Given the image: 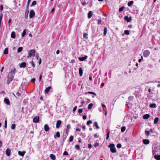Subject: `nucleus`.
Segmentation results:
<instances>
[{"mask_svg":"<svg viewBox=\"0 0 160 160\" xmlns=\"http://www.w3.org/2000/svg\"><path fill=\"white\" fill-rule=\"evenodd\" d=\"M108 147L110 148V151L112 153H115L116 152V148L115 145L113 143H111L109 145Z\"/></svg>","mask_w":160,"mask_h":160,"instance_id":"nucleus-1","label":"nucleus"},{"mask_svg":"<svg viewBox=\"0 0 160 160\" xmlns=\"http://www.w3.org/2000/svg\"><path fill=\"white\" fill-rule=\"evenodd\" d=\"M13 77V75L12 73V71L8 76V80L7 81L8 84H9L12 80Z\"/></svg>","mask_w":160,"mask_h":160,"instance_id":"nucleus-2","label":"nucleus"},{"mask_svg":"<svg viewBox=\"0 0 160 160\" xmlns=\"http://www.w3.org/2000/svg\"><path fill=\"white\" fill-rule=\"evenodd\" d=\"M35 51L34 49L31 50L28 52V58L34 56L35 54Z\"/></svg>","mask_w":160,"mask_h":160,"instance_id":"nucleus-3","label":"nucleus"},{"mask_svg":"<svg viewBox=\"0 0 160 160\" xmlns=\"http://www.w3.org/2000/svg\"><path fill=\"white\" fill-rule=\"evenodd\" d=\"M154 149L152 150V153L153 154H154V152H158L159 150H160V146H158L157 144H156L154 146Z\"/></svg>","mask_w":160,"mask_h":160,"instance_id":"nucleus-4","label":"nucleus"},{"mask_svg":"<svg viewBox=\"0 0 160 160\" xmlns=\"http://www.w3.org/2000/svg\"><path fill=\"white\" fill-rule=\"evenodd\" d=\"M150 52L149 50H146L143 52V55L145 57H148L150 54Z\"/></svg>","mask_w":160,"mask_h":160,"instance_id":"nucleus-5","label":"nucleus"},{"mask_svg":"<svg viewBox=\"0 0 160 160\" xmlns=\"http://www.w3.org/2000/svg\"><path fill=\"white\" fill-rule=\"evenodd\" d=\"M35 15V13L33 10H32L30 11L29 14V18H32Z\"/></svg>","mask_w":160,"mask_h":160,"instance_id":"nucleus-6","label":"nucleus"},{"mask_svg":"<svg viewBox=\"0 0 160 160\" xmlns=\"http://www.w3.org/2000/svg\"><path fill=\"white\" fill-rule=\"evenodd\" d=\"M39 121V117L36 116L33 118V122L34 123H38Z\"/></svg>","mask_w":160,"mask_h":160,"instance_id":"nucleus-7","label":"nucleus"},{"mask_svg":"<svg viewBox=\"0 0 160 160\" xmlns=\"http://www.w3.org/2000/svg\"><path fill=\"white\" fill-rule=\"evenodd\" d=\"M124 19L128 22H130L132 19L131 17H130V18H128V16H124Z\"/></svg>","mask_w":160,"mask_h":160,"instance_id":"nucleus-8","label":"nucleus"},{"mask_svg":"<svg viewBox=\"0 0 160 160\" xmlns=\"http://www.w3.org/2000/svg\"><path fill=\"white\" fill-rule=\"evenodd\" d=\"M11 150L9 148H8L6 151V153L8 156H9L10 155Z\"/></svg>","mask_w":160,"mask_h":160,"instance_id":"nucleus-9","label":"nucleus"},{"mask_svg":"<svg viewBox=\"0 0 160 160\" xmlns=\"http://www.w3.org/2000/svg\"><path fill=\"white\" fill-rule=\"evenodd\" d=\"M61 122H62L61 120H58L57 121L56 125V127L57 128H58L59 127L61 123Z\"/></svg>","mask_w":160,"mask_h":160,"instance_id":"nucleus-10","label":"nucleus"},{"mask_svg":"<svg viewBox=\"0 0 160 160\" xmlns=\"http://www.w3.org/2000/svg\"><path fill=\"white\" fill-rule=\"evenodd\" d=\"M44 130L46 132L48 131L50 129V128H49L48 125L47 124H46L44 125Z\"/></svg>","mask_w":160,"mask_h":160,"instance_id":"nucleus-11","label":"nucleus"},{"mask_svg":"<svg viewBox=\"0 0 160 160\" xmlns=\"http://www.w3.org/2000/svg\"><path fill=\"white\" fill-rule=\"evenodd\" d=\"M143 142L144 144H148L150 143V141L148 139H144L143 140Z\"/></svg>","mask_w":160,"mask_h":160,"instance_id":"nucleus-12","label":"nucleus"},{"mask_svg":"<svg viewBox=\"0 0 160 160\" xmlns=\"http://www.w3.org/2000/svg\"><path fill=\"white\" fill-rule=\"evenodd\" d=\"M87 58L88 56H85L84 57L79 58L78 59L81 61H83L86 59Z\"/></svg>","mask_w":160,"mask_h":160,"instance_id":"nucleus-13","label":"nucleus"},{"mask_svg":"<svg viewBox=\"0 0 160 160\" xmlns=\"http://www.w3.org/2000/svg\"><path fill=\"white\" fill-rule=\"evenodd\" d=\"M26 63L25 62H22L20 65V67L21 68H25L26 67Z\"/></svg>","mask_w":160,"mask_h":160,"instance_id":"nucleus-14","label":"nucleus"},{"mask_svg":"<svg viewBox=\"0 0 160 160\" xmlns=\"http://www.w3.org/2000/svg\"><path fill=\"white\" fill-rule=\"evenodd\" d=\"M60 134L59 132L58 131L56 132V134L54 135V138L56 139L57 137L59 138L60 137Z\"/></svg>","mask_w":160,"mask_h":160,"instance_id":"nucleus-15","label":"nucleus"},{"mask_svg":"<svg viewBox=\"0 0 160 160\" xmlns=\"http://www.w3.org/2000/svg\"><path fill=\"white\" fill-rule=\"evenodd\" d=\"M51 88V86L48 87V88H46L45 90V93H48Z\"/></svg>","mask_w":160,"mask_h":160,"instance_id":"nucleus-16","label":"nucleus"},{"mask_svg":"<svg viewBox=\"0 0 160 160\" xmlns=\"http://www.w3.org/2000/svg\"><path fill=\"white\" fill-rule=\"evenodd\" d=\"M126 105L128 108H130L132 106V104L130 102V101H128L126 102Z\"/></svg>","mask_w":160,"mask_h":160,"instance_id":"nucleus-17","label":"nucleus"},{"mask_svg":"<svg viewBox=\"0 0 160 160\" xmlns=\"http://www.w3.org/2000/svg\"><path fill=\"white\" fill-rule=\"evenodd\" d=\"M25 152H26L25 151H23L22 152L20 151H19L18 152V154L19 155L23 157Z\"/></svg>","mask_w":160,"mask_h":160,"instance_id":"nucleus-18","label":"nucleus"},{"mask_svg":"<svg viewBox=\"0 0 160 160\" xmlns=\"http://www.w3.org/2000/svg\"><path fill=\"white\" fill-rule=\"evenodd\" d=\"M150 116L149 114H146L143 116V118L144 119H148Z\"/></svg>","mask_w":160,"mask_h":160,"instance_id":"nucleus-19","label":"nucleus"},{"mask_svg":"<svg viewBox=\"0 0 160 160\" xmlns=\"http://www.w3.org/2000/svg\"><path fill=\"white\" fill-rule=\"evenodd\" d=\"M92 15V11H89L88 13V18H91Z\"/></svg>","mask_w":160,"mask_h":160,"instance_id":"nucleus-20","label":"nucleus"},{"mask_svg":"<svg viewBox=\"0 0 160 160\" xmlns=\"http://www.w3.org/2000/svg\"><path fill=\"white\" fill-rule=\"evenodd\" d=\"M11 37L13 38H16L15 33L14 32H12L11 33Z\"/></svg>","mask_w":160,"mask_h":160,"instance_id":"nucleus-21","label":"nucleus"},{"mask_svg":"<svg viewBox=\"0 0 160 160\" xmlns=\"http://www.w3.org/2000/svg\"><path fill=\"white\" fill-rule=\"evenodd\" d=\"M69 132V131L67 129H65V131H64L63 134V135L64 136H66L67 137L68 133V132Z\"/></svg>","mask_w":160,"mask_h":160,"instance_id":"nucleus-22","label":"nucleus"},{"mask_svg":"<svg viewBox=\"0 0 160 160\" xmlns=\"http://www.w3.org/2000/svg\"><path fill=\"white\" fill-rule=\"evenodd\" d=\"M79 73L80 76H82L83 73V70L81 68H80L79 69Z\"/></svg>","mask_w":160,"mask_h":160,"instance_id":"nucleus-23","label":"nucleus"},{"mask_svg":"<svg viewBox=\"0 0 160 160\" xmlns=\"http://www.w3.org/2000/svg\"><path fill=\"white\" fill-rule=\"evenodd\" d=\"M50 157L51 158L52 160H55L56 159V156L54 155L53 154H51L50 155Z\"/></svg>","mask_w":160,"mask_h":160,"instance_id":"nucleus-24","label":"nucleus"},{"mask_svg":"<svg viewBox=\"0 0 160 160\" xmlns=\"http://www.w3.org/2000/svg\"><path fill=\"white\" fill-rule=\"evenodd\" d=\"M154 158L155 159L157 160H160V155H155Z\"/></svg>","mask_w":160,"mask_h":160,"instance_id":"nucleus-25","label":"nucleus"},{"mask_svg":"<svg viewBox=\"0 0 160 160\" xmlns=\"http://www.w3.org/2000/svg\"><path fill=\"white\" fill-rule=\"evenodd\" d=\"M8 49L7 48H6L5 49L4 52H3V53L4 54H8Z\"/></svg>","mask_w":160,"mask_h":160,"instance_id":"nucleus-26","label":"nucleus"},{"mask_svg":"<svg viewBox=\"0 0 160 160\" xmlns=\"http://www.w3.org/2000/svg\"><path fill=\"white\" fill-rule=\"evenodd\" d=\"M149 106L151 108H155L156 107V105L155 103H152Z\"/></svg>","mask_w":160,"mask_h":160,"instance_id":"nucleus-27","label":"nucleus"},{"mask_svg":"<svg viewBox=\"0 0 160 160\" xmlns=\"http://www.w3.org/2000/svg\"><path fill=\"white\" fill-rule=\"evenodd\" d=\"M133 1H129L128 2V6L130 7L131 6L133 3Z\"/></svg>","mask_w":160,"mask_h":160,"instance_id":"nucleus-28","label":"nucleus"},{"mask_svg":"<svg viewBox=\"0 0 160 160\" xmlns=\"http://www.w3.org/2000/svg\"><path fill=\"white\" fill-rule=\"evenodd\" d=\"M159 120V118L158 117L156 118L154 121V124H156L158 122Z\"/></svg>","mask_w":160,"mask_h":160,"instance_id":"nucleus-29","label":"nucleus"},{"mask_svg":"<svg viewBox=\"0 0 160 160\" xmlns=\"http://www.w3.org/2000/svg\"><path fill=\"white\" fill-rule=\"evenodd\" d=\"M94 126H95L97 129H98L99 128V127L98 125V122H96L94 123Z\"/></svg>","mask_w":160,"mask_h":160,"instance_id":"nucleus-30","label":"nucleus"},{"mask_svg":"<svg viewBox=\"0 0 160 160\" xmlns=\"http://www.w3.org/2000/svg\"><path fill=\"white\" fill-rule=\"evenodd\" d=\"M93 106V104L92 103L89 104L88 106V109H91Z\"/></svg>","mask_w":160,"mask_h":160,"instance_id":"nucleus-31","label":"nucleus"},{"mask_svg":"<svg viewBox=\"0 0 160 160\" xmlns=\"http://www.w3.org/2000/svg\"><path fill=\"white\" fill-rule=\"evenodd\" d=\"M26 31L25 29H24L22 33V37H24L26 34Z\"/></svg>","mask_w":160,"mask_h":160,"instance_id":"nucleus-32","label":"nucleus"},{"mask_svg":"<svg viewBox=\"0 0 160 160\" xmlns=\"http://www.w3.org/2000/svg\"><path fill=\"white\" fill-rule=\"evenodd\" d=\"M124 9H125V7L124 6L122 7H121L119 8V11L120 12H121Z\"/></svg>","mask_w":160,"mask_h":160,"instance_id":"nucleus-33","label":"nucleus"},{"mask_svg":"<svg viewBox=\"0 0 160 160\" xmlns=\"http://www.w3.org/2000/svg\"><path fill=\"white\" fill-rule=\"evenodd\" d=\"M22 47H20L18 48L17 52H20L22 51Z\"/></svg>","mask_w":160,"mask_h":160,"instance_id":"nucleus-34","label":"nucleus"},{"mask_svg":"<svg viewBox=\"0 0 160 160\" xmlns=\"http://www.w3.org/2000/svg\"><path fill=\"white\" fill-rule=\"evenodd\" d=\"M126 129V127L125 126H123L122 127L121 129V132H123Z\"/></svg>","mask_w":160,"mask_h":160,"instance_id":"nucleus-35","label":"nucleus"},{"mask_svg":"<svg viewBox=\"0 0 160 160\" xmlns=\"http://www.w3.org/2000/svg\"><path fill=\"white\" fill-rule=\"evenodd\" d=\"M124 33L126 35H128L130 34L129 31L128 30H125L124 31Z\"/></svg>","mask_w":160,"mask_h":160,"instance_id":"nucleus-36","label":"nucleus"},{"mask_svg":"<svg viewBox=\"0 0 160 160\" xmlns=\"http://www.w3.org/2000/svg\"><path fill=\"white\" fill-rule=\"evenodd\" d=\"M16 127V125L15 124H12L11 128L12 129H14Z\"/></svg>","mask_w":160,"mask_h":160,"instance_id":"nucleus-37","label":"nucleus"},{"mask_svg":"<svg viewBox=\"0 0 160 160\" xmlns=\"http://www.w3.org/2000/svg\"><path fill=\"white\" fill-rule=\"evenodd\" d=\"M73 137L72 136H71L69 138V141L71 142L73 141Z\"/></svg>","mask_w":160,"mask_h":160,"instance_id":"nucleus-38","label":"nucleus"},{"mask_svg":"<svg viewBox=\"0 0 160 160\" xmlns=\"http://www.w3.org/2000/svg\"><path fill=\"white\" fill-rule=\"evenodd\" d=\"M75 148L77 150H79L80 149V147L78 145H76L75 146Z\"/></svg>","mask_w":160,"mask_h":160,"instance_id":"nucleus-39","label":"nucleus"},{"mask_svg":"<svg viewBox=\"0 0 160 160\" xmlns=\"http://www.w3.org/2000/svg\"><path fill=\"white\" fill-rule=\"evenodd\" d=\"M20 91H19L18 92H17L16 94L17 97H19L20 96L21 94L19 92Z\"/></svg>","mask_w":160,"mask_h":160,"instance_id":"nucleus-40","label":"nucleus"},{"mask_svg":"<svg viewBox=\"0 0 160 160\" xmlns=\"http://www.w3.org/2000/svg\"><path fill=\"white\" fill-rule=\"evenodd\" d=\"M107 32V29L106 27L105 28H104V31L103 33V34L105 35H106Z\"/></svg>","mask_w":160,"mask_h":160,"instance_id":"nucleus-41","label":"nucleus"},{"mask_svg":"<svg viewBox=\"0 0 160 160\" xmlns=\"http://www.w3.org/2000/svg\"><path fill=\"white\" fill-rule=\"evenodd\" d=\"M145 133L147 136H148L149 135L150 132L149 131H147L146 130L145 131Z\"/></svg>","mask_w":160,"mask_h":160,"instance_id":"nucleus-42","label":"nucleus"},{"mask_svg":"<svg viewBox=\"0 0 160 160\" xmlns=\"http://www.w3.org/2000/svg\"><path fill=\"white\" fill-rule=\"evenodd\" d=\"M92 123V121L90 120L88 121L87 123V124L88 125H90L91 123Z\"/></svg>","mask_w":160,"mask_h":160,"instance_id":"nucleus-43","label":"nucleus"},{"mask_svg":"<svg viewBox=\"0 0 160 160\" xmlns=\"http://www.w3.org/2000/svg\"><path fill=\"white\" fill-rule=\"evenodd\" d=\"M117 148H121L122 147V145L121 144L118 143V144H117Z\"/></svg>","mask_w":160,"mask_h":160,"instance_id":"nucleus-44","label":"nucleus"},{"mask_svg":"<svg viewBox=\"0 0 160 160\" xmlns=\"http://www.w3.org/2000/svg\"><path fill=\"white\" fill-rule=\"evenodd\" d=\"M3 14L2 13H1L0 14V23H1V20L2 19V18L3 17Z\"/></svg>","mask_w":160,"mask_h":160,"instance_id":"nucleus-45","label":"nucleus"},{"mask_svg":"<svg viewBox=\"0 0 160 160\" xmlns=\"http://www.w3.org/2000/svg\"><path fill=\"white\" fill-rule=\"evenodd\" d=\"M36 4H37L36 1H33L32 4L31 6H32L35 5H36Z\"/></svg>","mask_w":160,"mask_h":160,"instance_id":"nucleus-46","label":"nucleus"},{"mask_svg":"<svg viewBox=\"0 0 160 160\" xmlns=\"http://www.w3.org/2000/svg\"><path fill=\"white\" fill-rule=\"evenodd\" d=\"M4 128H7V121L6 120L5 121Z\"/></svg>","mask_w":160,"mask_h":160,"instance_id":"nucleus-47","label":"nucleus"},{"mask_svg":"<svg viewBox=\"0 0 160 160\" xmlns=\"http://www.w3.org/2000/svg\"><path fill=\"white\" fill-rule=\"evenodd\" d=\"M4 102L8 105H10V102L9 101H4Z\"/></svg>","mask_w":160,"mask_h":160,"instance_id":"nucleus-48","label":"nucleus"},{"mask_svg":"<svg viewBox=\"0 0 160 160\" xmlns=\"http://www.w3.org/2000/svg\"><path fill=\"white\" fill-rule=\"evenodd\" d=\"M67 138V137L66 136H64V135H63V136H62V141L63 142H64L66 138Z\"/></svg>","mask_w":160,"mask_h":160,"instance_id":"nucleus-49","label":"nucleus"},{"mask_svg":"<svg viewBox=\"0 0 160 160\" xmlns=\"http://www.w3.org/2000/svg\"><path fill=\"white\" fill-rule=\"evenodd\" d=\"M31 1V0H28L27 2V8H28L29 5Z\"/></svg>","mask_w":160,"mask_h":160,"instance_id":"nucleus-50","label":"nucleus"},{"mask_svg":"<svg viewBox=\"0 0 160 160\" xmlns=\"http://www.w3.org/2000/svg\"><path fill=\"white\" fill-rule=\"evenodd\" d=\"M63 155L65 156L68 155V153L67 151H65L63 153Z\"/></svg>","mask_w":160,"mask_h":160,"instance_id":"nucleus-51","label":"nucleus"},{"mask_svg":"<svg viewBox=\"0 0 160 160\" xmlns=\"http://www.w3.org/2000/svg\"><path fill=\"white\" fill-rule=\"evenodd\" d=\"M28 14L27 13H25L24 17L25 19H27L28 18Z\"/></svg>","mask_w":160,"mask_h":160,"instance_id":"nucleus-52","label":"nucleus"},{"mask_svg":"<svg viewBox=\"0 0 160 160\" xmlns=\"http://www.w3.org/2000/svg\"><path fill=\"white\" fill-rule=\"evenodd\" d=\"M83 110L82 109H79L78 110V112L79 113H81L82 112Z\"/></svg>","mask_w":160,"mask_h":160,"instance_id":"nucleus-53","label":"nucleus"},{"mask_svg":"<svg viewBox=\"0 0 160 160\" xmlns=\"http://www.w3.org/2000/svg\"><path fill=\"white\" fill-rule=\"evenodd\" d=\"M88 93L89 94H91L96 95V94L94 92H87L86 93Z\"/></svg>","mask_w":160,"mask_h":160,"instance_id":"nucleus-54","label":"nucleus"},{"mask_svg":"<svg viewBox=\"0 0 160 160\" xmlns=\"http://www.w3.org/2000/svg\"><path fill=\"white\" fill-rule=\"evenodd\" d=\"M87 34L86 33H84L83 35V37L84 38H87Z\"/></svg>","mask_w":160,"mask_h":160,"instance_id":"nucleus-55","label":"nucleus"},{"mask_svg":"<svg viewBox=\"0 0 160 160\" xmlns=\"http://www.w3.org/2000/svg\"><path fill=\"white\" fill-rule=\"evenodd\" d=\"M98 145H99V143H98L96 142L95 143L94 146L95 147H98Z\"/></svg>","mask_w":160,"mask_h":160,"instance_id":"nucleus-56","label":"nucleus"},{"mask_svg":"<svg viewBox=\"0 0 160 160\" xmlns=\"http://www.w3.org/2000/svg\"><path fill=\"white\" fill-rule=\"evenodd\" d=\"M92 147V146L90 144H88V148L89 149H91Z\"/></svg>","mask_w":160,"mask_h":160,"instance_id":"nucleus-57","label":"nucleus"},{"mask_svg":"<svg viewBox=\"0 0 160 160\" xmlns=\"http://www.w3.org/2000/svg\"><path fill=\"white\" fill-rule=\"evenodd\" d=\"M97 21H98V24H101V20L98 19L97 20Z\"/></svg>","mask_w":160,"mask_h":160,"instance_id":"nucleus-58","label":"nucleus"},{"mask_svg":"<svg viewBox=\"0 0 160 160\" xmlns=\"http://www.w3.org/2000/svg\"><path fill=\"white\" fill-rule=\"evenodd\" d=\"M71 126L69 124L67 125V129H69L70 128Z\"/></svg>","mask_w":160,"mask_h":160,"instance_id":"nucleus-59","label":"nucleus"},{"mask_svg":"<svg viewBox=\"0 0 160 160\" xmlns=\"http://www.w3.org/2000/svg\"><path fill=\"white\" fill-rule=\"evenodd\" d=\"M35 81V78H33L31 80V82L33 83H34Z\"/></svg>","mask_w":160,"mask_h":160,"instance_id":"nucleus-60","label":"nucleus"},{"mask_svg":"<svg viewBox=\"0 0 160 160\" xmlns=\"http://www.w3.org/2000/svg\"><path fill=\"white\" fill-rule=\"evenodd\" d=\"M77 108V106H75V107H74L73 109V112L75 111L76 110Z\"/></svg>","mask_w":160,"mask_h":160,"instance_id":"nucleus-61","label":"nucleus"},{"mask_svg":"<svg viewBox=\"0 0 160 160\" xmlns=\"http://www.w3.org/2000/svg\"><path fill=\"white\" fill-rule=\"evenodd\" d=\"M82 118L84 120H85L87 118V116L86 115H84L82 117Z\"/></svg>","mask_w":160,"mask_h":160,"instance_id":"nucleus-62","label":"nucleus"},{"mask_svg":"<svg viewBox=\"0 0 160 160\" xmlns=\"http://www.w3.org/2000/svg\"><path fill=\"white\" fill-rule=\"evenodd\" d=\"M75 60H74V59H72L71 60V62L72 63H74L75 62Z\"/></svg>","mask_w":160,"mask_h":160,"instance_id":"nucleus-63","label":"nucleus"},{"mask_svg":"<svg viewBox=\"0 0 160 160\" xmlns=\"http://www.w3.org/2000/svg\"><path fill=\"white\" fill-rule=\"evenodd\" d=\"M62 5L61 4H58V5H57V6H58V8H60L62 6Z\"/></svg>","mask_w":160,"mask_h":160,"instance_id":"nucleus-64","label":"nucleus"}]
</instances>
